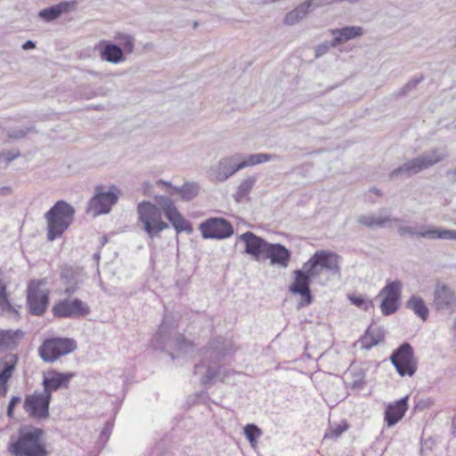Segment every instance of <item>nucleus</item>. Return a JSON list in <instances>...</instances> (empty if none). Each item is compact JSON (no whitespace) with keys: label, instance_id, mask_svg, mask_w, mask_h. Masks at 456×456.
Listing matches in <instances>:
<instances>
[{"label":"nucleus","instance_id":"obj_24","mask_svg":"<svg viewBox=\"0 0 456 456\" xmlns=\"http://www.w3.org/2000/svg\"><path fill=\"white\" fill-rule=\"evenodd\" d=\"M333 36V45H341L351 39L363 35V28L358 26H347L342 28L330 29Z\"/></svg>","mask_w":456,"mask_h":456},{"label":"nucleus","instance_id":"obj_52","mask_svg":"<svg viewBox=\"0 0 456 456\" xmlns=\"http://www.w3.org/2000/svg\"><path fill=\"white\" fill-rule=\"evenodd\" d=\"M313 9L322 8L336 3L335 0H310Z\"/></svg>","mask_w":456,"mask_h":456},{"label":"nucleus","instance_id":"obj_25","mask_svg":"<svg viewBox=\"0 0 456 456\" xmlns=\"http://www.w3.org/2000/svg\"><path fill=\"white\" fill-rule=\"evenodd\" d=\"M385 338V330L381 327L370 326L365 334L359 339L362 348L370 350L383 341Z\"/></svg>","mask_w":456,"mask_h":456},{"label":"nucleus","instance_id":"obj_35","mask_svg":"<svg viewBox=\"0 0 456 456\" xmlns=\"http://www.w3.org/2000/svg\"><path fill=\"white\" fill-rule=\"evenodd\" d=\"M256 178L255 176H248L242 180L239 184L236 192L233 194V198L236 202L240 203L246 199L250 193L254 185L256 184Z\"/></svg>","mask_w":456,"mask_h":456},{"label":"nucleus","instance_id":"obj_19","mask_svg":"<svg viewBox=\"0 0 456 456\" xmlns=\"http://www.w3.org/2000/svg\"><path fill=\"white\" fill-rule=\"evenodd\" d=\"M234 350V345L232 340L218 337L208 342L206 354H209L211 360L220 361Z\"/></svg>","mask_w":456,"mask_h":456},{"label":"nucleus","instance_id":"obj_55","mask_svg":"<svg viewBox=\"0 0 456 456\" xmlns=\"http://www.w3.org/2000/svg\"><path fill=\"white\" fill-rule=\"evenodd\" d=\"M232 373V371L226 370L225 368L222 367V372L219 373V380L222 382H225L226 379L229 377V375Z\"/></svg>","mask_w":456,"mask_h":456},{"label":"nucleus","instance_id":"obj_37","mask_svg":"<svg viewBox=\"0 0 456 456\" xmlns=\"http://www.w3.org/2000/svg\"><path fill=\"white\" fill-rule=\"evenodd\" d=\"M167 227L168 224L163 220L144 218V231L147 232L151 237L157 236L159 232L167 229Z\"/></svg>","mask_w":456,"mask_h":456},{"label":"nucleus","instance_id":"obj_43","mask_svg":"<svg viewBox=\"0 0 456 456\" xmlns=\"http://www.w3.org/2000/svg\"><path fill=\"white\" fill-rule=\"evenodd\" d=\"M222 372V366L215 369L210 366H208L206 374L201 378L200 382L202 385H207L214 381L215 379H219V373Z\"/></svg>","mask_w":456,"mask_h":456},{"label":"nucleus","instance_id":"obj_13","mask_svg":"<svg viewBox=\"0 0 456 456\" xmlns=\"http://www.w3.org/2000/svg\"><path fill=\"white\" fill-rule=\"evenodd\" d=\"M52 395L43 391L27 395L24 400V410L34 419H46L49 417V406Z\"/></svg>","mask_w":456,"mask_h":456},{"label":"nucleus","instance_id":"obj_44","mask_svg":"<svg viewBox=\"0 0 456 456\" xmlns=\"http://www.w3.org/2000/svg\"><path fill=\"white\" fill-rule=\"evenodd\" d=\"M349 299L353 305L365 311H367L370 307H373V302L371 300L365 299L361 295L349 296Z\"/></svg>","mask_w":456,"mask_h":456},{"label":"nucleus","instance_id":"obj_60","mask_svg":"<svg viewBox=\"0 0 456 456\" xmlns=\"http://www.w3.org/2000/svg\"><path fill=\"white\" fill-rule=\"evenodd\" d=\"M425 407H427V403L425 401H419L416 404V408L420 409V410H423Z\"/></svg>","mask_w":456,"mask_h":456},{"label":"nucleus","instance_id":"obj_47","mask_svg":"<svg viewBox=\"0 0 456 456\" xmlns=\"http://www.w3.org/2000/svg\"><path fill=\"white\" fill-rule=\"evenodd\" d=\"M338 45H333V39L331 41H325L322 44L316 45L315 51V58H320L326 54L331 47H337Z\"/></svg>","mask_w":456,"mask_h":456},{"label":"nucleus","instance_id":"obj_1","mask_svg":"<svg viewBox=\"0 0 456 456\" xmlns=\"http://www.w3.org/2000/svg\"><path fill=\"white\" fill-rule=\"evenodd\" d=\"M43 435L42 428L32 425L21 426L17 437H11L8 451L13 456H47V450L41 442Z\"/></svg>","mask_w":456,"mask_h":456},{"label":"nucleus","instance_id":"obj_15","mask_svg":"<svg viewBox=\"0 0 456 456\" xmlns=\"http://www.w3.org/2000/svg\"><path fill=\"white\" fill-rule=\"evenodd\" d=\"M433 306L436 311L452 314L456 311V292L448 285L437 282L434 289Z\"/></svg>","mask_w":456,"mask_h":456},{"label":"nucleus","instance_id":"obj_11","mask_svg":"<svg viewBox=\"0 0 456 456\" xmlns=\"http://www.w3.org/2000/svg\"><path fill=\"white\" fill-rule=\"evenodd\" d=\"M402 282L398 280L388 282L379 293L381 297L380 310L383 315L395 314L400 305Z\"/></svg>","mask_w":456,"mask_h":456},{"label":"nucleus","instance_id":"obj_49","mask_svg":"<svg viewBox=\"0 0 456 456\" xmlns=\"http://www.w3.org/2000/svg\"><path fill=\"white\" fill-rule=\"evenodd\" d=\"M30 130H31V128H28V127L21 128V129L9 130L7 132V136L11 139H20V138L25 137L29 133Z\"/></svg>","mask_w":456,"mask_h":456},{"label":"nucleus","instance_id":"obj_5","mask_svg":"<svg viewBox=\"0 0 456 456\" xmlns=\"http://www.w3.org/2000/svg\"><path fill=\"white\" fill-rule=\"evenodd\" d=\"M102 184L94 187V195L87 203L86 212L92 214L94 217L100 215L108 214L111 208L118 202L119 190L115 185L110 186L109 191H105Z\"/></svg>","mask_w":456,"mask_h":456},{"label":"nucleus","instance_id":"obj_41","mask_svg":"<svg viewBox=\"0 0 456 456\" xmlns=\"http://www.w3.org/2000/svg\"><path fill=\"white\" fill-rule=\"evenodd\" d=\"M144 218L162 220L159 208L156 205L144 200Z\"/></svg>","mask_w":456,"mask_h":456},{"label":"nucleus","instance_id":"obj_38","mask_svg":"<svg viewBox=\"0 0 456 456\" xmlns=\"http://www.w3.org/2000/svg\"><path fill=\"white\" fill-rule=\"evenodd\" d=\"M431 240H456V230L431 227Z\"/></svg>","mask_w":456,"mask_h":456},{"label":"nucleus","instance_id":"obj_42","mask_svg":"<svg viewBox=\"0 0 456 456\" xmlns=\"http://www.w3.org/2000/svg\"><path fill=\"white\" fill-rule=\"evenodd\" d=\"M0 307L4 311L17 313L8 299L6 286L2 281H0Z\"/></svg>","mask_w":456,"mask_h":456},{"label":"nucleus","instance_id":"obj_4","mask_svg":"<svg viewBox=\"0 0 456 456\" xmlns=\"http://www.w3.org/2000/svg\"><path fill=\"white\" fill-rule=\"evenodd\" d=\"M446 156V151L441 149H435L429 152H425L421 156L411 159L406 161L403 165L394 169L390 173V178L394 179L400 176L410 177L436 165L443 160Z\"/></svg>","mask_w":456,"mask_h":456},{"label":"nucleus","instance_id":"obj_21","mask_svg":"<svg viewBox=\"0 0 456 456\" xmlns=\"http://www.w3.org/2000/svg\"><path fill=\"white\" fill-rule=\"evenodd\" d=\"M18 362L16 354H6L0 359V395L5 396L8 392L7 382L12 376Z\"/></svg>","mask_w":456,"mask_h":456},{"label":"nucleus","instance_id":"obj_26","mask_svg":"<svg viewBox=\"0 0 456 456\" xmlns=\"http://www.w3.org/2000/svg\"><path fill=\"white\" fill-rule=\"evenodd\" d=\"M23 336L21 330H0V352L15 347Z\"/></svg>","mask_w":456,"mask_h":456},{"label":"nucleus","instance_id":"obj_3","mask_svg":"<svg viewBox=\"0 0 456 456\" xmlns=\"http://www.w3.org/2000/svg\"><path fill=\"white\" fill-rule=\"evenodd\" d=\"M75 208L65 200L57 201L45 214L47 240L53 241L62 236L73 223Z\"/></svg>","mask_w":456,"mask_h":456},{"label":"nucleus","instance_id":"obj_57","mask_svg":"<svg viewBox=\"0 0 456 456\" xmlns=\"http://www.w3.org/2000/svg\"><path fill=\"white\" fill-rule=\"evenodd\" d=\"M137 214L139 222H142V201L137 204Z\"/></svg>","mask_w":456,"mask_h":456},{"label":"nucleus","instance_id":"obj_45","mask_svg":"<svg viewBox=\"0 0 456 456\" xmlns=\"http://www.w3.org/2000/svg\"><path fill=\"white\" fill-rule=\"evenodd\" d=\"M347 429L348 425L346 422L338 424L336 427L330 428V432L325 434L324 438L337 439Z\"/></svg>","mask_w":456,"mask_h":456},{"label":"nucleus","instance_id":"obj_17","mask_svg":"<svg viewBox=\"0 0 456 456\" xmlns=\"http://www.w3.org/2000/svg\"><path fill=\"white\" fill-rule=\"evenodd\" d=\"M311 281L303 273L294 275V281L289 285V290L293 295H299L301 300L297 304V309L310 305L314 301V296L310 289Z\"/></svg>","mask_w":456,"mask_h":456},{"label":"nucleus","instance_id":"obj_58","mask_svg":"<svg viewBox=\"0 0 456 456\" xmlns=\"http://www.w3.org/2000/svg\"><path fill=\"white\" fill-rule=\"evenodd\" d=\"M156 183H157V184H159H159H162V185H164V186H166V187H169V188H171V189H172V187H174V186L171 184V183H170V182H167V181H165V180H162V179L158 180V181L156 182Z\"/></svg>","mask_w":456,"mask_h":456},{"label":"nucleus","instance_id":"obj_62","mask_svg":"<svg viewBox=\"0 0 456 456\" xmlns=\"http://www.w3.org/2000/svg\"><path fill=\"white\" fill-rule=\"evenodd\" d=\"M371 191H374L376 194L380 195V191H379V189H375V188H374V189H372Z\"/></svg>","mask_w":456,"mask_h":456},{"label":"nucleus","instance_id":"obj_31","mask_svg":"<svg viewBox=\"0 0 456 456\" xmlns=\"http://www.w3.org/2000/svg\"><path fill=\"white\" fill-rule=\"evenodd\" d=\"M173 192L181 195L183 201H190L200 192V186L193 182H185L182 186L172 187Z\"/></svg>","mask_w":456,"mask_h":456},{"label":"nucleus","instance_id":"obj_61","mask_svg":"<svg viewBox=\"0 0 456 456\" xmlns=\"http://www.w3.org/2000/svg\"><path fill=\"white\" fill-rule=\"evenodd\" d=\"M100 257H101V255H100V253H99V252L94 253V254L93 255V258H94V260H96V261H99V260H100Z\"/></svg>","mask_w":456,"mask_h":456},{"label":"nucleus","instance_id":"obj_14","mask_svg":"<svg viewBox=\"0 0 456 456\" xmlns=\"http://www.w3.org/2000/svg\"><path fill=\"white\" fill-rule=\"evenodd\" d=\"M240 153L222 158L210 169V175L216 182H225L239 170H241Z\"/></svg>","mask_w":456,"mask_h":456},{"label":"nucleus","instance_id":"obj_12","mask_svg":"<svg viewBox=\"0 0 456 456\" xmlns=\"http://www.w3.org/2000/svg\"><path fill=\"white\" fill-rule=\"evenodd\" d=\"M52 312L59 318H83L90 314L91 309L86 303L74 298L60 300L53 306Z\"/></svg>","mask_w":456,"mask_h":456},{"label":"nucleus","instance_id":"obj_34","mask_svg":"<svg viewBox=\"0 0 456 456\" xmlns=\"http://www.w3.org/2000/svg\"><path fill=\"white\" fill-rule=\"evenodd\" d=\"M365 371L362 369L354 368L346 374L347 384L353 389H362L366 384Z\"/></svg>","mask_w":456,"mask_h":456},{"label":"nucleus","instance_id":"obj_23","mask_svg":"<svg viewBox=\"0 0 456 456\" xmlns=\"http://www.w3.org/2000/svg\"><path fill=\"white\" fill-rule=\"evenodd\" d=\"M77 7L75 1H63L58 4L52 5L48 8L41 10L38 16L46 22L53 21L58 19L62 13L74 11Z\"/></svg>","mask_w":456,"mask_h":456},{"label":"nucleus","instance_id":"obj_10","mask_svg":"<svg viewBox=\"0 0 456 456\" xmlns=\"http://www.w3.org/2000/svg\"><path fill=\"white\" fill-rule=\"evenodd\" d=\"M199 230L204 239L224 240L231 237L233 232L232 224L223 217H209L203 221Z\"/></svg>","mask_w":456,"mask_h":456},{"label":"nucleus","instance_id":"obj_53","mask_svg":"<svg viewBox=\"0 0 456 456\" xmlns=\"http://www.w3.org/2000/svg\"><path fill=\"white\" fill-rule=\"evenodd\" d=\"M112 428H113V424L110 421H107L105 423V426H104L102 431L101 432L100 438L107 440L109 438V436H110Z\"/></svg>","mask_w":456,"mask_h":456},{"label":"nucleus","instance_id":"obj_9","mask_svg":"<svg viewBox=\"0 0 456 456\" xmlns=\"http://www.w3.org/2000/svg\"><path fill=\"white\" fill-rule=\"evenodd\" d=\"M43 281H31L27 289V304L32 315L42 316L49 305V289Z\"/></svg>","mask_w":456,"mask_h":456},{"label":"nucleus","instance_id":"obj_54","mask_svg":"<svg viewBox=\"0 0 456 456\" xmlns=\"http://www.w3.org/2000/svg\"><path fill=\"white\" fill-rule=\"evenodd\" d=\"M1 153L3 154L2 159H4L7 164L10 163L11 161H12L13 159H17L20 156L19 151H16V152L1 151Z\"/></svg>","mask_w":456,"mask_h":456},{"label":"nucleus","instance_id":"obj_51","mask_svg":"<svg viewBox=\"0 0 456 456\" xmlns=\"http://www.w3.org/2000/svg\"><path fill=\"white\" fill-rule=\"evenodd\" d=\"M21 401L20 396H12L10 402L7 406L6 414L10 419H12L14 416V409L18 403Z\"/></svg>","mask_w":456,"mask_h":456},{"label":"nucleus","instance_id":"obj_7","mask_svg":"<svg viewBox=\"0 0 456 456\" xmlns=\"http://www.w3.org/2000/svg\"><path fill=\"white\" fill-rule=\"evenodd\" d=\"M77 349V342L69 338H51L39 346L40 357L46 362H53L61 356L69 354Z\"/></svg>","mask_w":456,"mask_h":456},{"label":"nucleus","instance_id":"obj_20","mask_svg":"<svg viewBox=\"0 0 456 456\" xmlns=\"http://www.w3.org/2000/svg\"><path fill=\"white\" fill-rule=\"evenodd\" d=\"M265 257L270 259L272 265L286 268L289 264L291 252L281 243H270Z\"/></svg>","mask_w":456,"mask_h":456},{"label":"nucleus","instance_id":"obj_64","mask_svg":"<svg viewBox=\"0 0 456 456\" xmlns=\"http://www.w3.org/2000/svg\"><path fill=\"white\" fill-rule=\"evenodd\" d=\"M169 355L171 356L172 360H174V359H175V356H174L173 353H171V352H170V353H169Z\"/></svg>","mask_w":456,"mask_h":456},{"label":"nucleus","instance_id":"obj_27","mask_svg":"<svg viewBox=\"0 0 456 456\" xmlns=\"http://www.w3.org/2000/svg\"><path fill=\"white\" fill-rule=\"evenodd\" d=\"M357 222L366 227L374 229L384 227L387 223L401 222V219L396 217L386 216H375L373 215H361L357 218Z\"/></svg>","mask_w":456,"mask_h":456},{"label":"nucleus","instance_id":"obj_50","mask_svg":"<svg viewBox=\"0 0 456 456\" xmlns=\"http://www.w3.org/2000/svg\"><path fill=\"white\" fill-rule=\"evenodd\" d=\"M299 21L301 20L298 18V14H297L294 10L289 12L283 19V23L288 26H293Z\"/></svg>","mask_w":456,"mask_h":456},{"label":"nucleus","instance_id":"obj_22","mask_svg":"<svg viewBox=\"0 0 456 456\" xmlns=\"http://www.w3.org/2000/svg\"><path fill=\"white\" fill-rule=\"evenodd\" d=\"M408 409V396L397 400L394 403L387 405L385 411V421L387 427H393L399 422L404 416Z\"/></svg>","mask_w":456,"mask_h":456},{"label":"nucleus","instance_id":"obj_16","mask_svg":"<svg viewBox=\"0 0 456 456\" xmlns=\"http://www.w3.org/2000/svg\"><path fill=\"white\" fill-rule=\"evenodd\" d=\"M239 240L245 243L244 253L259 261L265 255L270 242L256 235L252 232H246L240 235Z\"/></svg>","mask_w":456,"mask_h":456},{"label":"nucleus","instance_id":"obj_33","mask_svg":"<svg viewBox=\"0 0 456 456\" xmlns=\"http://www.w3.org/2000/svg\"><path fill=\"white\" fill-rule=\"evenodd\" d=\"M167 219L177 233H181L183 232H185L188 234L192 233L193 228L191 222L186 220L178 209L169 216Z\"/></svg>","mask_w":456,"mask_h":456},{"label":"nucleus","instance_id":"obj_56","mask_svg":"<svg viewBox=\"0 0 456 456\" xmlns=\"http://www.w3.org/2000/svg\"><path fill=\"white\" fill-rule=\"evenodd\" d=\"M36 47V44L32 40H28L22 45V49L30 50Z\"/></svg>","mask_w":456,"mask_h":456},{"label":"nucleus","instance_id":"obj_6","mask_svg":"<svg viewBox=\"0 0 456 456\" xmlns=\"http://www.w3.org/2000/svg\"><path fill=\"white\" fill-rule=\"evenodd\" d=\"M390 362L401 377H412L418 369V359L415 357L413 347L404 342L393 351Z\"/></svg>","mask_w":456,"mask_h":456},{"label":"nucleus","instance_id":"obj_36","mask_svg":"<svg viewBox=\"0 0 456 456\" xmlns=\"http://www.w3.org/2000/svg\"><path fill=\"white\" fill-rule=\"evenodd\" d=\"M155 202L167 218L177 210L174 201L167 196L158 195L155 197Z\"/></svg>","mask_w":456,"mask_h":456},{"label":"nucleus","instance_id":"obj_59","mask_svg":"<svg viewBox=\"0 0 456 456\" xmlns=\"http://www.w3.org/2000/svg\"><path fill=\"white\" fill-rule=\"evenodd\" d=\"M11 192V189L6 186H3L0 188V194L1 195H7Z\"/></svg>","mask_w":456,"mask_h":456},{"label":"nucleus","instance_id":"obj_39","mask_svg":"<svg viewBox=\"0 0 456 456\" xmlns=\"http://www.w3.org/2000/svg\"><path fill=\"white\" fill-rule=\"evenodd\" d=\"M262 430L255 424H247L244 427V435L252 447H256L257 438L262 436Z\"/></svg>","mask_w":456,"mask_h":456},{"label":"nucleus","instance_id":"obj_48","mask_svg":"<svg viewBox=\"0 0 456 456\" xmlns=\"http://www.w3.org/2000/svg\"><path fill=\"white\" fill-rule=\"evenodd\" d=\"M82 282V281L75 280L73 278H69L66 281L67 286L65 288V293L69 296H71L72 294L76 293L79 289V284Z\"/></svg>","mask_w":456,"mask_h":456},{"label":"nucleus","instance_id":"obj_8","mask_svg":"<svg viewBox=\"0 0 456 456\" xmlns=\"http://www.w3.org/2000/svg\"><path fill=\"white\" fill-rule=\"evenodd\" d=\"M171 343H174L175 348L183 354H190L194 349V344L183 334H175L172 338L166 321H163L155 335L153 346L155 349L167 351Z\"/></svg>","mask_w":456,"mask_h":456},{"label":"nucleus","instance_id":"obj_29","mask_svg":"<svg viewBox=\"0 0 456 456\" xmlns=\"http://www.w3.org/2000/svg\"><path fill=\"white\" fill-rule=\"evenodd\" d=\"M397 232L400 236L408 235L411 237L431 240V227L426 225H419L416 227L399 225L397 227Z\"/></svg>","mask_w":456,"mask_h":456},{"label":"nucleus","instance_id":"obj_63","mask_svg":"<svg viewBox=\"0 0 456 456\" xmlns=\"http://www.w3.org/2000/svg\"><path fill=\"white\" fill-rule=\"evenodd\" d=\"M102 244L103 245L107 241V238L106 237H102Z\"/></svg>","mask_w":456,"mask_h":456},{"label":"nucleus","instance_id":"obj_28","mask_svg":"<svg viewBox=\"0 0 456 456\" xmlns=\"http://www.w3.org/2000/svg\"><path fill=\"white\" fill-rule=\"evenodd\" d=\"M101 57L102 60L111 63H119L125 60L122 48L110 42L107 43L101 50Z\"/></svg>","mask_w":456,"mask_h":456},{"label":"nucleus","instance_id":"obj_2","mask_svg":"<svg viewBox=\"0 0 456 456\" xmlns=\"http://www.w3.org/2000/svg\"><path fill=\"white\" fill-rule=\"evenodd\" d=\"M341 256L330 250H317L306 261L302 269H297L293 275L305 274L309 281L312 282L321 276L323 271H327L333 275H340L339 261Z\"/></svg>","mask_w":456,"mask_h":456},{"label":"nucleus","instance_id":"obj_30","mask_svg":"<svg viewBox=\"0 0 456 456\" xmlns=\"http://www.w3.org/2000/svg\"><path fill=\"white\" fill-rule=\"evenodd\" d=\"M406 308L413 311L422 321H426L428 317V308L422 297L412 295L405 304Z\"/></svg>","mask_w":456,"mask_h":456},{"label":"nucleus","instance_id":"obj_18","mask_svg":"<svg viewBox=\"0 0 456 456\" xmlns=\"http://www.w3.org/2000/svg\"><path fill=\"white\" fill-rule=\"evenodd\" d=\"M75 376L73 372H60L55 370H49L44 375L42 385L44 391L52 395V393L60 388H67L69 381Z\"/></svg>","mask_w":456,"mask_h":456},{"label":"nucleus","instance_id":"obj_40","mask_svg":"<svg viewBox=\"0 0 456 456\" xmlns=\"http://www.w3.org/2000/svg\"><path fill=\"white\" fill-rule=\"evenodd\" d=\"M424 77L420 76L419 77L411 78L408 81L401 89L394 93V96L398 98L402 96L407 95L410 92L416 88V86L423 81Z\"/></svg>","mask_w":456,"mask_h":456},{"label":"nucleus","instance_id":"obj_32","mask_svg":"<svg viewBox=\"0 0 456 456\" xmlns=\"http://www.w3.org/2000/svg\"><path fill=\"white\" fill-rule=\"evenodd\" d=\"M275 159H277L276 155H272L268 153H254L248 156H244L240 154V165L241 168L243 169L247 167L265 163Z\"/></svg>","mask_w":456,"mask_h":456},{"label":"nucleus","instance_id":"obj_46","mask_svg":"<svg viewBox=\"0 0 456 456\" xmlns=\"http://www.w3.org/2000/svg\"><path fill=\"white\" fill-rule=\"evenodd\" d=\"M293 10L297 14H298L299 20H302L305 17H306L308 12L314 9L310 0H305Z\"/></svg>","mask_w":456,"mask_h":456}]
</instances>
